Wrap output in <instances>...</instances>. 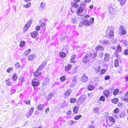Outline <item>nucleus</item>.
<instances>
[{
    "mask_svg": "<svg viewBox=\"0 0 128 128\" xmlns=\"http://www.w3.org/2000/svg\"><path fill=\"white\" fill-rule=\"evenodd\" d=\"M103 53L102 52H101L99 54V56L101 58L103 57Z\"/></svg>",
    "mask_w": 128,
    "mask_h": 128,
    "instance_id": "obj_58",
    "label": "nucleus"
},
{
    "mask_svg": "<svg viewBox=\"0 0 128 128\" xmlns=\"http://www.w3.org/2000/svg\"><path fill=\"white\" fill-rule=\"evenodd\" d=\"M110 78V76H109L107 75L106 76L104 77V78L105 80H109Z\"/></svg>",
    "mask_w": 128,
    "mask_h": 128,
    "instance_id": "obj_57",
    "label": "nucleus"
},
{
    "mask_svg": "<svg viewBox=\"0 0 128 128\" xmlns=\"http://www.w3.org/2000/svg\"><path fill=\"white\" fill-rule=\"evenodd\" d=\"M90 58L92 57V58H94L96 56V54L95 53H93L90 54Z\"/></svg>",
    "mask_w": 128,
    "mask_h": 128,
    "instance_id": "obj_47",
    "label": "nucleus"
},
{
    "mask_svg": "<svg viewBox=\"0 0 128 128\" xmlns=\"http://www.w3.org/2000/svg\"><path fill=\"white\" fill-rule=\"evenodd\" d=\"M72 67V65L71 64H69L68 66L65 68V70L66 71H68L70 70Z\"/></svg>",
    "mask_w": 128,
    "mask_h": 128,
    "instance_id": "obj_23",
    "label": "nucleus"
},
{
    "mask_svg": "<svg viewBox=\"0 0 128 128\" xmlns=\"http://www.w3.org/2000/svg\"><path fill=\"white\" fill-rule=\"evenodd\" d=\"M17 76L16 74H14L12 76V78L13 80L16 81L17 78Z\"/></svg>",
    "mask_w": 128,
    "mask_h": 128,
    "instance_id": "obj_35",
    "label": "nucleus"
},
{
    "mask_svg": "<svg viewBox=\"0 0 128 128\" xmlns=\"http://www.w3.org/2000/svg\"><path fill=\"white\" fill-rule=\"evenodd\" d=\"M88 77L86 76L85 74H84L82 76L81 78V80L82 81H83V82H85L88 81Z\"/></svg>",
    "mask_w": 128,
    "mask_h": 128,
    "instance_id": "obj_16",
    "label": "nucleus"
},
{
    "mask_svg": "<svg viewBox=\"0 0 128 128\" xmlns=\"http://www.w3.org/2000/svg\"><path fill=\"white\" fill-rule=\"evenodd\" d=\"M13 70V68L12 67H10L7 69L6 70V72L8 73L10 72V71H12Z\"/></svg>",
    "mask_w": 128,
    "mask_h": 128,
    "instance_id": "obj_50",
    "label": "nucleus"
},
{
    "mask_svg": "<svg viewBox=\"0 0 128 128\" xmlns=\"http://www.w3.org/2000/svg\"><path fill=\"white\" fill-rule=\"evenodd\" d=\"M66 79V76H63L61 77L60 78V79L61 82H64V81Z\"/></svg>",
    "mask_w": 128,
    "mask_h": 128,
    "instance_id": "obj_46",
    "label": "nucleus"
},
{
    "mask_svg": "<svg viewBox=\"0 0 128 128\" xmlns=\"http://www.w3.org/2000/svg\"><path fill=\"white\" fill-rule=\"evenodd\" d=\"M25 42L24 41H22L20 42V46L21 47H23L25 44Z\"/></svg>",
    "mask_w": 128,
    "mask_h": 128,
    "instance_id": "obj_37",
    "label": "nucleus"
},
{
    "mask_svg": "<svg viewBox=\"0 0 128 128\" xmlns=\"http://www.w3.org/2000/svg\"><path fill=\"white\" fill-rule=\"evenodd\" d=\"M118 99L117 98H116L112 99V100L111 102L112 103L114 104H116L118 102Z\"/></svg>",
    "mask_w": 128,
    "mask_h": 128,
    "instance_id": "obj_34",
    "label": "nucleus"
},
{
    "mask_svg": "<svg viewBox=\"0 0 128 128\" xmlns=\"http://www.w3.org/2000/svg\"><path fill=\"white\" fill-rule=\"evenodd\" d=\"M100 66H98L97 68H95V71L96 73H98L100 70Z\"/></svg>",
    "mask_w": 128,
    "mask_h": 128,
    "instance_id": "obj_49",
    "label": "nucleus"
},
{
    "mask_svg": "<svg viewBox=\"0 0 128 128\" xmlns=\"http://www.w3.org/2000/svg\"><path fill=\"white\" fill-rule=\"evenodd\" d=\"M114 65L116 67H118L119 66V61L118 59H116L114 62Z\"/></svg>",
    "mask_w": 128,
    "mask_h": 128,
    "instance_id": "obj_28",
    "label": "nucleus"
},
{
    "mask_svg": "<svg viewBox=\"0 0 128 128\" xmlns=\"http://www.w3.org/2000/svg\"><path fill=\"white\" fill-rule=\"evenodd\" d=\"M95 127L93 125H89L88 127V128H95Z\"/></svg>",
    "mask_w": 128,
    "mask_h": 128,
    "instance_id": "obj_64",
    "label": "nucleus"
},
{
    "mask_svg": "<svg viewBox=\"0 0 128 128\" xmlns=\"http://www.w3.org/2000/svg\"><path fill=\"white\" fill-rule=\"evenodd\" d=\"M120 31L119 34L121 35H123L126 33V32L125 30V28L123 26L121 25L119 28Z\"/></svg>",
    "mask_w": 128,
    "mask_h": 128,
    "instance_id": "obj_5",
    "label": "nucleus"
},
{
    "mask_svg": "<svg viewBox=\"0 0 128 128\" xmlns=\"http://www.w3.org/2000/svg\"><path fill=\"white\" fill-rule=\"evenodd\" d=\"M124 113L123 112H122L120 114V118H122L124 117Z\"/></svg>",
    "mask_w": 128,
    "mask_h": 128,
    "instance_id": "obj_59",
    "label": "nucleus"
},
{
    "mask_svg": "<svg viewBox=\"0 0 128 128\" xmlns=\"http://www.w3.org/2000/svg\"><path fill=\"white\" fill-rule=\"evenodd\" d=\"M106 121L107 125L109 126H111L115 123V120L112 117H107Z\"/></svg>",
    "mask_w": 128,
    "mask_h": 128,
    "instance_id": "obj_1",
    "label": "nucleus"
},
{
    "mask_svg": "<svg viewBox=\"0 0 128 128\" xmlns=\"http://www.w3.org/2000/svg\"><path fill=\"white\" fill-rule=\"evenodd\" d=\"M78 18L76 16H73L72 18V22L73 24L76 23L78 22Z\"/></svg>",
    "mask_w": 128,
    "mask_h": 128,
    "instance_id": "obj_11",
    "label": "nucleus"
},
{
    "mask_svg": "<svg viewBox=\"0 0 128 128\" xmlns=\"http://www.w3.org/2000/svg\"><path fill=\"white\" fill-rule=\"evenodd\" d=\"M42 74L41 72H40L39 70L37 69L36 72L34 73V76H37L41 75Z\"/></svg>",
    "mask_w": 128,
    "mask_h": 128,
    "instance_id": "obj_19",
    "label": "nucleus"
},
{
    "mask_svg": "<svg viewBox=\"0 0 128 128\" xmlns=\"http://www.w3.org/2000/svg\"><path fill=\"white\" fill-rule=\"evenodd\" d=\"M32 84L33 86H38L40 85V83L38 80L36 78H34L31 83Z\"/></svg>",
    "mask_w": 128,
    "mask_h": 128,
    "instance_id": "obj_6",
    "label": "nucleus"
},
{
    "mask_svg": "<svg viewBox=\"0 0 128 128\" xmlns=\"http://www.w3.org/2000/svg\"><path fill=\"white\" fill-rule=\"evenodd\" d=\"M34 108L32 107L30 108L26 114V116L27 118L30 116L33 113L34 111Z\"/></svg>",
    "mask_w": 128,
    "mask_h": 128,
    "instance_id": "obj_8",
    "label": "nucleus"
},
{
    "mask_svg": "<svg viewBox=\"0 0 128 128\" xmlns=\"http://www.w3.org/2000/svg\"><path fill=\"white\" fill-rule=\"evenodd\" d=\"M90 17V16L88 14H86L83 17L84 19H87L89 18Z\"/></svg>",
    "mask_w": 128,
    "mask_h": 128,
    "instance_id": "obj_54",
    "label": "nucleus"
},
{
    "mask_svg": "<svg viewBox=\"0 0 128 128\" xmlns=\"http://www.w3.org/2000/svg\"><path fill=\"white\" fill-rule=\"evenodd\" d=\"M109 13L112 15H115L116 13L114 9L112 7L109 8Z\"/></svg>",
    "mask_w": 128,
    "mask_h": 128,
    "instance_id": "obj_13",
    "label": "nucleus"
},
{
    "mask_svg": "<svg viewBox=\"0 0 128 128\" xmlns=\"http://www.w3.org/2000/svg\"><path fill=\"white\" fill-rule=\"evenodd\" d=\"M95 49L96 51H98L102 50L104 49V48L101 45H98L96 47Z\"/></svg>",
    "mask_w": 128,
    "mask_h": 128,
    "instance_id": "obj_20",
    "label": "nucleus"
},
{
    "mask_svg": "<svg viewBox=\"0 0 128 128\" xmlns=\"http://www.w3.org/2000/svg\"><path fill=\"white\" fill-rule=\"evenodd\" d=\"M53 94L52 93H50L48 94L47 98V100H50L54 96Z\"/></svg>",
    "mask_w": 128,
    "mask_h": 128,
    "instance_id": "obj_27",
    "label": "nucleus"
},
{
    "mask_svg": "<svg viewBox=\"0 0 128 128\" xmlns=\"http://www.w3.org/2000/svg\"><path fill=\"white\" fill-rule=\"evenodd\" d=\"M121 47L120 45H118L117 46L116 50V51L115 53H116L117 52L118 53V52H121Z\"/></svg>",
    "mask_w": 128,
    "mask_h": 128,
    "instance_id": "obj_29",
    "label": "nucleus"
},
{
    "mask_svg": "<svg viewBox=\"0 0 128 128\" xmlns=\"http://www.w3.org/2000/svg\"><path fill=\"white\" fill-rule=\"evenodd\" d=\"M24 102L26 104L30 105V100H24Z\"/></svg>",
    "mask_w": 128,
    "mask_h": 128,
    "instance_id": "obj_42",
    "label": "nucleus"
},
{
    "mask_svg": "<svg viewBox=\"0 0 128 128\" xmlns=\"http://www.w3.org/2000/svg\"><path fill=\"white\" fill-rule=\"evenodd\" d=\"M30 34L32 38H35L38 34V33L37 31H35L32 32H31Z\"/></svg>",
    "mask_w": 128,
    "mask_h": 128,
    "instance_id": "obj_12",
    "label": "nucleus"
},
{
    "mask_svg": "<svg viewBox=\"0 0 128 128\" xmlns=\"http://www.w3.org/2000/svg\"><path fill=\"white\" fill-rule=\"evenodd\" d=\"M106 33V36L109 39L111 38L114 36V31L111 30L110 27H108L107 28Z\"/></svg>",
    "mask_w": 128,
    "mask_h": 128,
    "instance_id": "obj_2",
    "label": "nucleus"
},
{
    "mask_svg": "<svg viewBox=\"0 0 128 128\" xmlns=\"http://www.w3.org/2000/svg\"><path fill=\"white\" fill-rule=\"evenodd\" d=\"M124 54L125 55L128 54V50H125L124 52Z\"/></svg>",
    "mask_w": 128,
    "mask_h": 128,
    "instance_id": "obj_63",
    "label": "nucleus"
},
{
    "mask_svg": "<svg viewBox=\"0 0 128 128\" xmlns=\"http://www.w3.org/2000/svg\"><path fill=\"white\" fill-rule=\"evenodd\" d=\"M35 57V55L34 54H31L29 55L28 57V60L29 61L33 60Z\"/></svg>",
    "mask_w": 128,
    "mask_h": 128,
    "instance_id": "obj_17",
    "label": "nucleus"
},
{
    "mask_svg": "<svg viewBox=\"0 0 128 128\" xmlns=\"http://www.w3.org/2000/svg\"><path fill=\"white\" fill-rule=\"evenodd\" d=\"M47 64V62L46 61H44L40 65L42 67L44 68L46 65Z\"/></svg>",
    "mask_w": 128,
    "mask_h": 128,
    "instance_id": "obj_36",
    "label": "nucleus"
},
{
    "mask_svg": "<svg viewBox=\"0 0 128 128\" xmlns=\"http://www.w3.org/2000/svg\"><path fill=\"white\" fill-rule=\"evenodd\" d=\"M76 55L75 54H73L71 56V58L70 59V61L71 63H74V60L76 58Z\"/></svg>",
    "mask_w": 128,
    "mask_h": 128,
    "instance_id": "obj_21",
    "label": "nucleus"
},
{
    "mask_svg": "<svg viewBox=\"0 0 128 128\" xmlns=\"http://www.w3.org/2000/svg\"><path fill=\"white\" fill-rule=\"evenodd\" d=\"M6 83L8 86H10L12 85V83L10 81L9 79H8L6 80Z\"/></svg>",
    "mask_w": 128,
    "mask_h": 128,
    "instance_id": "obj_24",
    "label": "nucleus"
},
{
    "mask_svg": "<svg viewBox=\"0 0 128 128\" xmlns=\"http://www.w3.org/2000/svg\"><path fill=\"white\" fill-rule=\"evenodd\" d=\"M40 27L39 26H38L36 27V30L37 31H38L40 29Z\"/></svg>",
    "mask_w": 128,
    "mask_h": 128,
    "instance_id": "obj_60",
    "label": "nucleus"
},
{
    "mask_svg": "<svg viewBox=\"0 0 128 128\" xmlns=\"http://www.w3.org/2000/svg\"><path fill=\"white\" fill-rule=\"evenodd\" d=\"M94 86L92 85L89 86L88 88V90H92L94 89Z\"/></svg>",
    "mask_w": 128,
    "mask_h": 128,
    "instance_id": "obj_39",
    "label": "nucleus"
},
{
    "mask_svg": "<svg viewBox=\"0 0 128 128\" xmlns=\"http://www.w3.org/2000/svg\"><path fill=\"white\" fill-rule=\"evenodd\" d=\"M79 108L77 107H75L73 109V111L74 113H77L78 111Z\"/></svg>",
    "mask_w": 128,
    "mask_h": 128,
    "instance_id": "obj_32",
    "label": "nucleus"
},
{
    "mask_svg": "<svg viewBox=\"0 0 128 128\" xmlns=\"http://www.w3.org/2000/svg\"><path fill=\"white\" fill-rule=\"evenodd\" d=\"M59 55L61 58H64L66 57V54L63 52H61L60 53Z\"/></svg>",
    "mask_w": 128,
    "mask_h": 128,
    "instance_id": "obj_26",
    "label": "nucleus"
},
{
    "mask_svg": "<svg viewBox=\"0 0 128 128\" xmlns=\"http://www.w3.org/2000/svg\"><path fill=\"white\" fill-rule=\"evenodd\" d=\"M106 72L105 70L103 69L102 70L100 71V73L102 74H104Z\"/></svg>",
    "mask_w": 128,
    "mask_h": 128,
    "instance_id": "obj_62",
    "label": "nucleus"
},
{
    "mask_svg": "<svg viewBox=\"0 0 128 128\" xmlns=\"http://www.w3.org/2000/svg\"><path fill=\"white\" fill-rule=\"evenodd\" d=\"M119 90L118 89H116L114 90L113 92V94L115 95H116L119 92Z\"/></svg>",
    "mask_w": 128,
    "mask_h": 128,
    "instance_id": "obj_43",
    "label": "nucleus"
},
{
    "mask_svg": "<svg viewBox=\"0 0 128 128\" xmlns=\"http://www.w3.org/2000/svg\"><path fill=\"white\" fill-rule=\"evenodd\" d=\"M32 22V20H30L26 24L24 28H26V30L24 31H26L28 29V28L30 26Z\"/></svg>",
    "mask_w": 128,
    "mask_h": 128,
    "instance_id": "obj_10",
    "label": "nucleus"
},
{
    "mask_svg": "<svg viewBox=\"0 0 128 128\" xmlns=\"http://www.w3.org/2000/svg\"><path fill=\"white\" fill-rule=\"evenodd\" d=\"M99 100L100 101L104 102L105 100V98L104 96H102L99 98Z\"/></svg>",
    "mask_w": 128,
    "mask_h": 128,
    "instance_id": "obj_40",
    "label": "nucleus"
},
{
    "mask_svg": "<svg viewBox=\"0 0 128 128\" xmlns=\"http://www.w3.org/2000/svg\"><path fill=\"white\" fill-rule=\"evenodd\" d=\"M38 109L40 110H42L44 108V105L40 104L38 105L37 106Z\"/></svg>",
    "mask_w": 128,
    "mask_h": 128,
    "instance_id": "obj_31",
    "label": "nucleus"
},
{
    "mask_svg": "<svg viewBox=\"0 0 128 128\" xmlns=\"http://www.w3.org/2000/svg\"><path fill=\"white\" fill-rule=\"evenodd\" d=\"M72 92L71 90L69 89L66 90L64 92V98H67L69 96Z\"/></svg>",
    "mask_w": 128,
    "mask_h": 128,
    "instance_id": "obj_9",
    "label": "nucleus"
},
{
    "mask_svg": "<svg viewBox=\"0 0 128 128\" xmlns=\"http://www.w3.org/2000/svg\"><path fill=\"white\" fill-rule=\"evenodd\" d=\"M15 67L17 69H19L20 66V64L19 63H17L15 64Z\"/></svg>",
    "mask_w": 128,
    "mask_h": 128,
    "instance_id": "obj_53",
    "label": "nucleus"
},
{
    "mask_svg": "<svg viewBox=\"0 0 128 128\" xmlns=\"http://www.w3.org/2000/svg\"><path fill=\"white\" fill-rule=\"evenodd\" d=\"M86 98V96L85 95H82L80 98L79 99L83 102Z\"/></svg>",
    "mask_w": 128,
    "mask_h": 128,
    "instance_id": "obj_38",
    "label": "nucleus"
},
{
    "mask_svg": "<svg viewBox=\"0 0 128 128\" xmlns=\"http://www.w3.org/2000/svg\"><path fill=\"white\" fill-rule=\"evenodd\" d=\"M19 80L22 83H23L25 81V80L24 78H19Z\"/></svg>",
    "mask_w": 128,
    "mask_h": 128,
    "instance_id": "obj_55",
    "label": "nucleus"
},
{
    "mask_svg": "<svg viewBox=\"0 0 128 128\" xmlns=\"http://www.w3.org/2000/svg\"><path fill=\"white\" fill-rule=\"evenodd\" d=\"M82 117L81 115H78L74 117V119L76 120H78Z\"/></svg>",
    "mask_w": 128,
    "mask_h": 128,
    "instance_id": "obj_41",
    "label": "nucleus"
},
{
    "mask_svg": "<svg viewBox=\"0 0 128 128\" xmlns=\"http://www.w3.org/2000/svg\"><path fill=\"white\" fill-rule=\"evenodd\" d=\"M75 123V122L73 120H71L69 122L70 126L73 125Z\"/></svg>",
    "mask_w": 128,
    "mask_h": 128,
    "instance_id": "obj_51",
    "label": "nucleus"
},
{
    "mask_svg": "<svg viewBox=\"0 0 128 128\" xmlns=\"http://www.w3.org/2000/svg\"><path fill=\"white\" fill-rule=\"evenodd\" d=\"M76 101V99L74 98H72L70 100V102L72 103H74Z\"/></svg>",
    "mask_w": 128,
    "mask_h": 128,
    "instance_id": "obj_52",
    "label": "nucleus"
},
{
    "mask_svg": "<svg viewBox=\"0 0 128 128\" xmlns=\"http://www.w3.org/2000/svg\"><path fill=\"white\" fill-rule=\"evenodd\" d=\"M31 4L30 2H29L26 5H24V7H26V8H28V7L30 6L31 5Z\"/></svg>",
    "mask_w": 128,
    "mask_h": 128,
    "instance_id": "obj_48",
    "label": "nucleus"
},
{
    "mask_svg": "<svg viewBox=\"0 0 128 128\" xmlns=\"http://www.w3.org/2000/svg\"><path fill=\"white\" fill-rule=\"evenodd\" d=\"M71 4L72 7H74L75 8H78V4L74 2H71Z\"/></svg>",
    "mask_w": 128,
    "mask_h": 128,
    "instance_id": "obj_22",
    "label": "nucleus"
},
{
    "mask_svg": "<svg viewBox=\"0 0 128 128\" xmlns=\"http://www.w3.org/2000/svg\"><path fill=\"white\" fill-rule=\"evenodd\" d=\"M120 110L118 108H116L114 110V114H116L119 112Z\"/></svg>",
    "mask_w": 128,
    "mask_h": 128,
    "instance_id": "obj_45",
    "label": "nucleus"
},
{
    "mask_svg": "<svg viewBox=\"0 0 128 128\" xmlns=\"http://www.w3.org/2000/svg\"><path fill=\"white\" fill-rule=\"evenodd\" d=\"M104 95L106 97H108L110 95V92L108 90H106L103 92Z\"/></svg>",
    "mask_w": 128,
    "mask_h": 128,
    "instance_id": "obj_18",
    "label": "nucleus"
},
{
    "mask_svg": "<svg viewBox=\"0 0 128 128\" xmlns=\"http://www.w3.org/2000/svg\"><path fill=\"white\" fill-rule=\"evenodd\" d=\"M85 11V13H86V10L85 9L84 10L82 6H80L76 11V14L79 16V14L82 13L84 11Z\"/></svg>",
    "mask_w": 128,
    "mask_h": 128,
    "instance_id": "obj_7",
    "label": "nucleus"
},
{
    "mask_svg": "<svg viewBox=\"0 0 128 128\" xmlns=\"http://www.w3.org/2000/svg\"><path fill=\"white\" fill-rule=\"evenodd\" d=\"M45 3L43 2H42L40 4V7L42 9L45 8Z\"/></svg>",
    "mask_w": 128,
    "mask_h": 128,
    "instance_id": "obj_44",
    "label": "nucleus"
},
{
    "mask_svg": "<svg viewBox=\"0 0 128 128\" xmlns=\"http://www.w3.org/2000/svg\"><path fill=\"white\" fill-rule=\"evenodd\" d=\"M121 6L124 5L126 2V0H118Z\"/></svg>",
    "mask_w": 128,
    "mask_h": 128,
    "instance_id": "obj_30",
    "label": "nucleus"
},
{
    "mask_svg": "<svg viewBox=\"0 0 128 128\" xmlns=\"http://www.w3.org/2000/svg\"><path fill=\"white\" fill-rule=\"evenodd\" d=\"M94 112L96 113H97L98 111V107H96L94 109Z\"/></svg>",
    "mask_w": 128,
    "mask_h": 128,
    "instance_id": "obj_61",
    "label": "nucleus"
},
{
    "mask_svg": "<svg viewBox=\"0 0 128 128\" xmlns=\"http://www.w3.org/2000/svg\"><path fill=\"white\" fill-rule=\"evenodd\" d=\"M90 54H85L82 59V62L84 63H86L90 60Z\"/></svg>",
    "mask_w": 128,
    "mask_h": 128,
    "instance_id": "obj_4",
    "label": "nucleus"
},
{
    "mask_svg": "<svg viewBox=\"0 0 128 128\" xmlns=\"http://www.w3.org/2000/svg\"><path fill=\"white\" fill-rule=\"evenodd\" d=\"M100 43L103 45H107L109 43V41L108 40H100Z\"/></svg>",
    "mask_w": 128,
    "mask_h": 128,
    "instance_id": "obj_15",
    "label": "nucleus"
},
{
    "mask_svg": "<svg viewBox=\"0 0 128 128\" xmlns=\"http://www.w3.org/2000/svg\"><path fill=\"white\" fill-rule=\"evenodd\" d=\"M83 102V101H82L79 98V100H78L77 102L78 104L80 105Z\"/></svg>",
    "mask_w": 128,
    "mask_h": 128,
    "instance_id": "obj_56",
    "label": "nucleus"
},
{
    "mask_svg": "<svg viewBox=\"0 0 128 128\" xmlns=\"http://www.w3.org/2000/svg\"><path fill=\"white\" fill-rule=\"evenodd\" d=\"M31 52V49H29L27 50L24 53V54L25 56H26L29 53Z\"/></svg>",
    "mask_w": 128,
    "mask_h": 128,
    "instance_id": "obj_33",
    "label": "nucleus"
},
{
    "mask_svg": "<svg viewBox=\"0 0 128 128\" xmlns=\"http://www.w3.org/2000/svg\"><path fill=\"white\" fill-rule=\"evenodd\" d=\"M110 55L108 54H106L104 56V61L105 62H108V61Z\"/></svg>",
    "mask_w": 128,
    "mask_h": 128,
    "instance_id": "obj_14",
    "label": "nucleus"
},
{
    "mask_svg": "<svg viewBox=\"0 0 128 128\" xmlns=\"http://www.w3.org/2000/svg\"><path fill=\"white\" fill-rule=\"evenodd\" d=\"M88 20V19H84L81 21L79 23V27H82L84 25L85 26H89V24Z\"/></svg>",
    "mask_w": 128,
    "mask_h": 128,
    "instance_id": "obj_3",
    "label": "nucleus"
},
{
    "mask_svg": "<svg viewBox=\"0 0 128 128\" xmlns=\"http://www.w3.org/2000/svg\"><path fill=\"white\" fill-rule=\"evenodd\" d=\"M94 18H90L89 20H88L89 24H90V26L91 24H92L94 22Z\"/></svg>",
    "mask_w": 128,
    "mask_h": 128,
    "instance_id": "obj_25",
    "label": "nucleus"
}]
</instances>
